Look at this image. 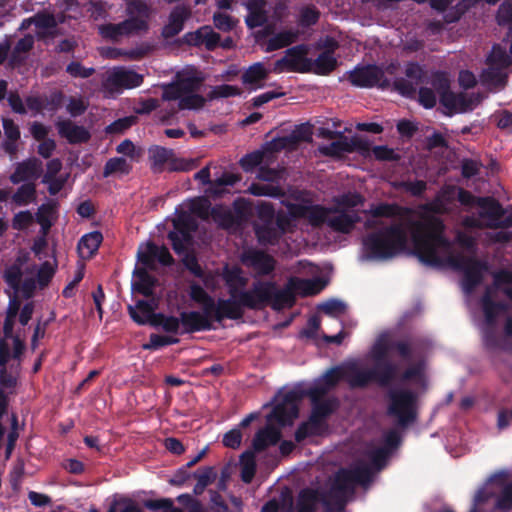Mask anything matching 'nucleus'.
Segmentation results:
<instances>
[{"label":"nucleus","instance_id":"nucleus-22","mask_svg":"<svg viewBox=\"0 0 512 512\" xmlns=\"http://www.w3.org/2000/svg\"><path fill=\"white\" fill-rule=\"evenodd\" d=\"M348 79L354 86L358 87L378 86L385 88L390 85L384 71L376 65L356 67L349 73Z\"/></svg>","mask_w":512,"mask_h":512},{"label":"nucleus","instance_id":"nucleus-64","mask_svg":"<svg viewBox=\"0 0 512 512\" xmlns=\"http://www.w3.org/2000/svg\"><path fill=\"white\" fill-rule=\"evenodd\" d=\"M211 209L209 200L205 198L193 199L189 203V211L203 220H207L209 218L211 215Z\"/></svg>","mask_w":512,"mask_h":512},{"label":"nucleus","instance_id":"nucleus-38","mask_svg":"<svg viewBox=\"0 0 512 512\" xmlns=\"http://www.w3.org/2000/svg\"><path fill=\"white\" fill-rule=\"evenodd\" d=\"M223 279L228 288V295H230L228 299H237L238 293L241 292L238 288H244L248 281L244 275H242L241 268L237 267L224 268Z\"/></svg>","mask_w":512,"mask_h":512},{"label":"nucleus","instance_id":"nucleus-14","mask_svg":"<svg viewBox=\"0 0 512 512\" xmlns=\"http://www.w3.org/2000/svg\"><path fill=\"white\" fill-rule=\"evenodd\" d=\"M371 481L369 466H359L354 469L340 468L332 480L331 489L325 492L339 501L340 507L344 505V498L354 491L355 484H366Z\"/></svg>","mask_w":512,"mask_h":512},{"label":"nucleus","instance_id":"nucleus-33","mask_svg":"<svg viewBox=\"0 0 512 512\" xmlns=\"http://www.w3.org/2000/svg\"><path fill=\"white\" fill-rule=\"evenodd\" d=\"M9 361V345L5 341H0V386L1 389H14L18 384V375L12 370H8L6 364Z\"/></svg>","mask_w":512,"mask_h":512},{"label":"nucleus","instance_id":"nucleus-62","mask_svg":"<svg viewBox=\"0 0 512 512\" xmlns=\"http://www.w3.org/2000/svg\"><path fill=\"white\" fill-rule=\"evenodd\" d=\"M495 509L501 512H509L512 510V481L502 487L500 494L495 500Z\"/></svg>","mask_w":512,"mask_h":512},{"label":"nucleus","instance_id":"nucleus-25","mask_svg":"<svg viewBox=\"0 0 512 512\" xmlns=\"http://www.w3.org/2000/svg\"><path fill=\"white\" fill-rule=\"evenodd\" d=\"M359 221L360 216L356 211L331 208L327 226L336 232L349 233Z\"/></svg>","mask_w":512,"mask_h":512},{"label":"nucleus","instance_id":"nucleus-52","mask_svg":"<svg viewBox=\"0 0 512 512\" xmlns=\"http://www.w3.org/2000/svg\"><path fill=\"white\" fill-rule=\"evenodd\" d=\"M457 191L458 188L456 186H444L432 202L431 209L435 212L443 211L447 205L454 201Z\"/></svg>","mask_w":512,"mask_h":512},{"label":"nucleus","instance_id":"nucleus-55","mask_svg":"<svg viewBox=\"0 0 512 512\" xmlns=\"http://www.w3.org/2000/svg\"><path fill=\"white\" fill-rule=\"evenodd\" d=\"M173 156V150L160 146H155L149 150V157L151 160L152 169L154 171H161L164 165L167 166L168 161Z\"/></svg>","mask_w":512,"mask_h":512},{"label":"nucleus","instance_id":"nucleus-42","mask_svg":"<svg viewBox=\"0 0 512 512\" xmlns=\"http://www.w3.org/2000/svg\"><path fill=\"white\" fill-rule=\"evenodd\" d=\"M326 429V423L311 422L310 420L303 421L295 430V442L301 443L309 437L321 436L323 433H325Z\"/></svg>","mask_w":512,"mask_h":512},{"label":"nucleus","instance_id":"nucleus-40","mask_svg":"<svg viewBox=\"0 0 512 512\" xmlns=\"http://www.w3.org/2000/svg\"><path fill=\"white\" fill-rule=\"evenodd\" d=\"M128 313L130 319L135 321L138 325H144L150 320L154 315V306L151 302L146 301L144 299H140L136 301L135 306H128Z\"/></svg>","mask_w":512,"mask_h":512},{"label":"nucleus","instance_id":"nucleus-32","mask_svg":"<svg viewBox=\"0 0 512 512\" xmlns=\"http://www.w3.org/2000/svg\"><path fill=\"white\" fill-rule=\"evenodd\" d=\"M266 0H247L245 6L248 10L245 22L249 28L261 27L268 21Z\"/></svg>","mask_w":512,"mask_h":512},{"label":"nucleus","instance_id":"nucleus-45","mask_svg":"<svg viewBox=\"0 0 512 512\" xmlns=\"http://www.w3.org/2000/svg\"><path fill=\"white\" fill-rule=\"evenodd\" d=\"M337 66V59L334 56L332 50H326L318 55V57L312 61L311 71L318 75H328Z\"/></svg>","mask_w":512,"mask_h":512},{"label":"nucleus","instance_id":"nucleus-60","mask_svg":"<svg viewBox=\"0 0 512 512\" xmlns=\"http://www.w3.org/2000/svg\"><path fill=\"white\" fill-rule=\"evenodd\" d=\"M404 209L397 204L381 203L372 206L367 213L373 217H395L402 216Z\"/></svg>","mask_w":512,"mask_h":512},{"label":"nucleus","instance_id":"nucleus-17","mask_svg":"<svg viewBox=\"0 0 512 512\" xmlns=\"http://www.w3.org/2000/svg\"><path fill=\"white\" fill-rule=\"evenodd\" d=\"M174 230L168 235L175 253L181 255L186 253L192 245L191 233L198 228L195 215L190 211H182L173 221Z\"/></svg>","mask_w":512,"mask_h":512},{"label":"nucleus","instance_id":"nucleus-1","mask_svg":"<svg viewBox=\"0 0 512 512\" xmlns=\"http://www.w3.org/2000/svg\"><path fill=\"white\" fill-rule=\"evenodd\" d=\"M327 281L322 277L301 279L289 277L284 288L280 289L275 282L256 281L249 290H241L237 299H226L237 305L238 309L258 311L270 307L274 311L291 309L296 302V293L303 296H315L326 288Z\"/></svg>","mask_w":512,"mask_h":512},{"label":"nucleus","instance_id":"nucleus-44","mask_svg":"<svg viewBox=\"0 0 512 512\" xmlns=\"http://www.w3.org/2000/svg\"><path fill=\"white\" fill-rule=\"evenodd\" d=\"M299 36L297 29H288L276 33L274 36L268 39L266 51L271 52L294 43Z\"/></svg>","mask_w":512,"mask_h":512},{"label":"nucleus","instance_id":"nucleus-34","mask_svg":"<svg viewBox=\"0 0 512 512\" xmlns=\"http://www.w3.org/2000/svg\"><path fill=\"white\" fill-rule=\"evenodd\" d=\"M186 37L189 44L196 46L204 45L208 50L215 49L220 41V35L209 26H204L196 32L188 34Z\"/></svg>","mask_w":512,"mask_h":512},{"label":"nucleus","instance_id":"nucleus-59","mask_svg":"<svg viewBox=\"0 0 512 512\" xmlns=\"http://www.w3.org/2000/svg\"><path fill=\"white\" fill-rule=\"evenodd\" d=\"M130 170H131V166L125 158L115 157V158L109 159L106 162V164L104 166L103 176L108 177V176H110L112 174H116V173L125 175V174H128L130 172Z\"/></svg>","mask_w":512,"mask_h":512},{"label":"nucleus","instance_id":"nucleus-10","mask_svg":"<svg viewBox=\"0 0 512 512\" xmlns=\"http://www.w3.org/2000/svg\"><path fill=\"white\" fill-rule=\"evenodd\" d=\"M375 363L376 365L369 369H362L356 364H350V388H365L372 383L387 388L393 383L398 374L397 365L389 360L375 361Z\"/></svg>","mask_w":512,"mask_h":512},{"label":"nucleus","instance_id":"nucleus-28","mask_svg":"<svg viewBox=\"0 0 512 512\" xmlns=\"http://www.w3.org/2000/svg\"><path fill=\"white\" fill-rule=\"evenodd\" d=\"M481 308L484 313L485 323L487 326L494 327L498 315L508 310V305L502 301L493 300V290L489 286L485 288L484 294L481 296Z\"/></svg>","mask_w":512,"mask_h":512},{"label":"nucleus","instance_id":"nucleus-31","mask_svg":"<svg viewBox=\"0 0 512 512\" xmlns=\"http://www.w3.org/2000/svg\"><path fill=\"white\" fill-rule=\"evenodd\" d=\"M56 127L59 135L71 144L84 143L90 139L89 131L71 120L58 121Z\"/></svg>","mask_w":512,"mask_h":512},{"label":"nucleus","instance_id":"nucleus-58","mask_svg":"<svg viewBox=\"0 0 512 512\" xmlns=\"http://www.w3.org/2000/svg\"><path fill=\"white\" fill-rule=\"evenodd\" d=\"M136 256L148 257V256H171V255L169 253L168 248L164 244L148 240L139 246Z\"/></svg>","mask_w":512,"mask_h":512},{"label":"nucleus","instance_id":"nucleus-43","mask_svg":"<svg viewBox=\"0 0 512 512\" xmlns=\"http://www.w3.org/2000/svg\"><path fill=\"white\" fill-rule=\"evenodd\" d=\"M270 72L261 62L254 63L243 73L242 82L254 88H261Z\"/></svg>","mask_w":512,"mask_h":512},{"label":"nucleus","instance_id":"nucleus-15","mask_svg":"<svg viewBox=\"0 0 512 512\" xmlns=\"http://www.w3.org/2000/svg\"><path fill=\"white\" fill-rule=\"evenodd\" d=\"M257 217L264 225H255L259 242L272 243L280 234L285 233L290 226V219L285 214H278L274 220V209L270 203L261 202L257 205Z\"/></svg>","mask_w":512,"mask_h":512},{"label":"nucleus","instance_id":"nucleus-37","mask_svg":"<svg viewBox=\"0 0 512 512\" xmlns=\"http://www.w3.org/2000/svg\"><path fill=\"white\" fill-rule=\"evenodd\" d=\"M472 258H417L420 267L426 271H453L456 264Z\"/></svg>","mask_w":512,"mask_h":512},{"label":"nucleus","instance_id":"nucleus-50","mask_svg":"<svg viewBox=\"0 0 512 512\" xmlns=\"http://www.w3.org/2000/svg\"><path fill=\"white\" fill-rule=\"evenodd\" d=\"M241 180V176L237 173L233 172H223L221 176L212 180L211 187L209 188V192L212 195L218 196L225 192L224 187L233 186L237 182Z\"/></svg>","mask_w":512,"mask_h":512},{"label":"nucleus","instance_id":"nucleus-51","mask_svg":"<svg viewBox=\"0 0 512 512\" xmlns=\"http://www.w3.org/2000/svg\"><path fill=\"white\" fill-rule=\"evenodd\" d=\"M254 451L246 450L240 456L241 480L245 483H251L256 472V461Z\"/></svg>","mask_w":512,"mask_h":512},{"label":"nucleus","instance_id":"nucleus-5","mask_svg":"<svg viewBox=\"0 0 512 512\" xmlns=\"http://www.w3.org/2000/svg\"><path fill=\"white\" fill-rule=\"evenodd\" d=\"M203 80L201 74L196 71L177 73L176 79L163 87L162 99L166 101L179 100L178 108L180 110L201 108L205 99L195 92Z\"/></svg>","mask_w":512,"mask_h":512},{"label":"nucleus","instance_id":"nucleus-30","mask_svg":"<svg viewBox=\"0 0 512 512\" xmlns=\"http://www.w3.org/2000/svg\"><path fill=\"white\" fill-rule=\"evenodd\" d=\"M281 436V430L272 425L261 428L252 438V451L256 453L263 452L267 448L278 444Z\"/></svg>","mask_w":512,"mask_h":512},{"label":"nucleus","instance_id":"nucleus-41","mask_svg":"<svg viewBox=\"0 0 512 512\" xmlns=\"http://www.w3.org/2000/svg\"><path fill=\"white\" fill-rule=\"evenodd\" d=\"M58 204L52 200L48 203L42 204L36 213L37 222L41 226V232L47 234L51 228L53 221L57 217Z\"/></svg>","mask_w":512,"mask_h":512},{"label":"nucleus","instance_id":"nucleus-19","mask_svg":"<svg viewBox=\"0 0 512 512\" xmlns=\"http://www.w3.org/2000/svg\"><path fill=\"white\" fill-rule=\"evenodd\" d=\"M486 258H473L456 264L453 271L463 275L461 288L466 295L474 293L475 288L482 283L483 275L488 271Z\"/></svg>","mask_w":512,"mask_h":512},{"label":"nucleus","instance_id":"nucleus-9","mask_svg":"<svg viewBox=\"0 0 512 512\" xmlns=\"http://www.w3.org/2000/svg\"><path fill=\"white\" fill-rule=\"evenodd\" d=\"M477 215L466 216L462 224L466 228L506 229L512 227V212L505 215L501 204L492 197L479 198Z\"/></svg>","mask_w":512,"mask_h":512},{"label":"nucleus","instance_id":"nucleus-8","mask_svg":"<svg viewBox=\"0 0 512 512\" xmlns=\"http://www.w3.org/2000/svg\"><path fill=\"white\" fill-rule=\"evenodd\" d=\"M363 244L372 256H395L406 250L408 234L403 225L396 224L368 234Z\"/></svg>","mask_w":512,"mask_h":512},{"label":"nucleus","instance_id":"nucleus-4","mask_svg":"<svg viewBox=\"0 0 512 512\" xmlns=\"http://www.w3.org/2000/svg\"><path fill=\"white\" fill-rule=\"evenodd\" d=\"M333 387L322 384H315L307 390L292 389L282 395L281 400L275 404L271 413L268 414L267 420L278 423L281 427L291 426L293 420L299 415V402L308 397L311 402H321L322 399Z\"/></svg>","mask_w":512,"mask_h":512},{"label":"nucleus","instance_id":"nucleus-63","mask_svg":"<svg viewBox=\"0 0 512 512\" xmlns=\"http://www.w3.org/2000/svg\"><path fill=\"white\" fill-rule=\"evenodd\" d=\"M143 506L151 511L163 510V512H184L181 508L173 505V500L169 498L149 499L143 502Z\"/></svg>","mask_w":512,"mask_h":512},{"label":"nucleus","instance_id":"nucleus-23","mask_svg":"<svg viewBox=\"0 0 512 512\" xmlns=\"http://www.w3.org/2000/svg\"><path fill=\"white\" fill-rule=\"evenodd\" d=\"M389 350L396 351L397 356L402 358L404 361H410L413 359L414 343L409 340H396L386 343V341L380 337L372 347L373 360H388L386 357Z\"/></svg>","mask_w":512,"mask_h":512},{"label":"nucleus","instance_id":"nucleus-61","mask_svg":"<svg viewBox=\"0 0 512 512\" xmlns=\"http://www.w3.org/2000/svg\"><path fill=\"white\" fill-rule=\"evenodd\" d=\"M319 17L320 12L315 6H303L299 10L298 24L301 27H309L316 24L319 20Z\"/></svg>","mask_w":512,"mask_h":512},{"label":"nucleus","instance_id":"nucleus-6","mask_svg":"<svg viewBox=\"0 0 512 512\" xmlns=\"http://www.w3.org/2000/svg\"><path fill=\"white\" fill-rule=\"evenodd\" d=\"M128 19L117 24H105L99 27L102 37L111 41H119L122 37L139 34L148 29L149 6L140 0H132L127 4Z\"/></svg>","mask_w":512,"mask_h":512},{"label":"nucleus","instance_id":"nucleus-20","mask_svg":"<svg viewBox=\"0 0 512 512\" xmlns=\"http://www.w3.org/2000/svg\"><path fill=\"white\" fill-rule=\"evenodd\" d=\"M428 73L418 63L410 62L405 68V77L395 79L394 87L403 96L411 97L416 94L421 84L426 83Z\"/></svg>","mask_w":512,"mask_h":512},{"label":"nucleus","instance_id":"nucleus-48","mask_svg":"<svg viewBox=\"0 0 512 512\" xmlns=\"http://www.w3.org/2000/svg\"><path fill=\"white\" fill-rule=\"evenodd\" d=\"M103 241V236L99 231H93L85 234L78 242V251L81 256H92L98 250Z\"/></svg>","mask_w":512,"mask_h":512},{"label":"nucleus","instance_id":"nucleus-12","mask_svg":"<svg viewBox=\"0 0 512 512\" xmlns=\"http://www.w3.org/2000/svg\"><path fill=\"white\" fill-rule=\"evenodd\" d=\"M417 393L407 388L387 392V415L396 419L397 426L406 428L417 420Z\"/></svg>","mask_w":512,"mask_h":512},{"label":"nucleus","instance_id":"nucleus-57","mask_svg":"<svg viewBox=\"0 0 512 512\" xmlns=\"http://www.w3.org/2000/svg\"><path fill=\"white\" fill-rule=\"evenodd\" d=\"M36 198V188L33 183L21 185L12 195V201L18 206H25L33 202Z\"/></svg>","mask_w":512,"mask_h":512},{"label":"nucleus","instance_id":"nucleus-35","mask_svg":"<svg viewBox=\"0 0 512 512\" xmlns=\"http://www.w3.org/2000/svg\"><path fill=\"white\" fill-rule=\"evenodd\" d=\"M338 407L339 401L336 398L312 402L311 415H309L308 421L312 423H326V420L335 413Z\"/></svg>","mask_w":512,"mask_h":512},{"label":"nucleus","instance_id":"nucleus-11","mask_svg":"<svg viewBox=\"0 0 512 512\" xmlns=\"http://www.w3.org/2000/svg\"><path fill=\"white\" fill-rule=\"evenodd\" d=\"M426 84H430L438 94L440 103L455 112H467L472 110L477 104L480 103L481 97L479 95H468L466 93L455 94L450 91V79L444 72H433L428 75Z\"/></svg>","mask_w":512,"mask_h":512},{"label":"nucleus","instance_id":"nucleus-27","mask_svg":"<svg viewBox=\"0 0 512 512\" xmlns=\"http://www.w3.org/2000/svg\"><path fill=\"white\" fill-rule=\"evenodd\" d=\"M330 210L331 208H325L320 205L291 206L292 215L307 219L312 226L327 224Z\"/></svg>","mask_w":512,"mask_h":512},{"label":"nucleus","instance_id":"nucleus-39","mask_svg":"<svg viewBox=\"0 0 512 512\" xmlns=\"http://www.w3.org/2000/svg\"><path fill=\"white\" fill-rule=\"evenodd\" d=\"M39 165L36 160H28L19 163L10 176L13 184L34 180L38 177Z\"/></svg>","mask_w":512,"mask_h":512},{"label":"nucleus","instance_id":"nucleus-26","mask_svg":"<svg viewBox=\"0 0 512 512\" xmlns=\"http://www.w3.org/2000/svg\"><path fill=\"white\" fill-rule=\"evenodd\" d=\"M330 500H335V498L327 492L304 489L299 493L298 502H296V512H313L318 502L329 508Z\"/></svg>","mask_w":512,"mask_h":512},{"label":"nucleus","instance_id":"nucleus-2","mask_svg":"<svg viewBox=\"0 0 512 512\" xmlns=\"http://www.w3.org/2000/svg\"><path fill=\"white\" fill-rule=\"evenodd\" d=\"M189 297L201 307V311L180 312L177 319L182 326V334L210 331L214 329V323H222L225 319L237 321L244 317V310H240L234 302L221 298L215 300L196 282H192L189 286Z\"/></svg>","mask_w":512,"mask_h":512},{"label":"nucleus","instance_id":"nucleus-36","mask_svg":"<svg viewBox=\"0 0 512 512\" xmlns=\"http://www.w3.org/2000/svg\"><path fill=\"white\" fill-rule=\"evenodd\" d=\"M190 17V10L184 6L175 7L169 16V22L163 29L165 37H174L183 29L184 22Z\"/></svg>","mask_w":512,"mask_h":512},{"label":"nucleus","instance_id":"nucleus-29","mask_svg":"<svg viewBox=\"0 0 512 512\" xmlns=\"http://www.w3.org/2000/svg\"><path fill=\"white\" fill-rule=\"evenodd\" d=\"M312 132L309 126H303L294 130L290 135L273 139L268 142L270 151H281L283 149H293L302 141H309Z\"/></svg>","mask_w":512,"mask_h":512},{"label":"nucleus","instance_id":"nucleus-49","mask_svg":"<svg viewBox=\"0 0 512 512\" xmlns=\"http://www.w3.org/2000/svg\"><path fill=\"white\" fill-rule=\"evenodd\" d=\"M277 151H270L268 149V143L265 145L263 150H256L243 156L239 164L242 169L246 172L252 171L255 167L259 166L269 154L276 153Z\"/></svg>","mask_w":512,"mask_h":512},{"label":"nucleus","instance_id":"nucleus-18","mask_svg":"<svg viewBox=\"0 0 512 512\" xmlns=\"http://www.w3.org/2000/svg\"><path fill=\"white\" fill-rule=\"evenodd\" d=\"M307 45L300 44L288 48L285 55L274 63L272 72L280 74L283 72H310L312 61L307 58Z\"/></svg>","mask_w":512,"mask_h":512},{"label":"nucleus","instance_id":"nucleus-54","mask_svg":"<svg viewBox=\"0 0 512 512\" xmlns=\"http://www.w3.org/2000/svg\"><path fill=\"white\" fill-rule=\"evenodd\" d=\"M241 264L252 266L258 276H266L275 269V258H240Z\"/></svg>","mask_w":512,"mask_h":512},{"label":"nucleus","instance_id":"nucleus-13","mask_svg":"<svg viewBox=\"0 0 512 512\" xmlns=\"http://www.w3.org/2000/svg\"><path fill=\"white\" fill-rule=\"evenodd\" d=\"M511 57L500 45H494L487 58V68L481 74V82L490 90H501L507 84Z\"/></svg>","mask_w":512,"mask_h":512},{"label":"nucleus","instance_id":"nucleus-7","mask_svg":"<svg viewBox=\"0 0 512 512\" xmlns=\"http://www.w3.org/2000/svg\"><path fill=\"white\" fill-rule=\"evenodd\" d=\"M443 228L442 222L435 217L411 222L410 235L414 250L410 256H436V250L445 245Z\"/></svg>","mask_w":512,"mask_h":512},{"label":"nucleus","instance_id":"nucleus-47","mask_svg":"<svg viewBox=\"0 0 512 512\" xmlns=\"http://www.w3.org/2000/svg\"><path fill=\"white\" fill-rule=\"evenodd\" d=\"M147 323L152 327H161L163 331L177 335L180 333V321L176 316H167L163 313H157L147 320Z\"/></svg>","mask_w":512,"mask_h":512},{"label":"nucleus","instance_id":"nucleus-16","mask_svg":"<svg viewBox=\"0 0 512 512\" xmlns=\"http://www.w3.org/2000/svg\"><path fill=\"white\" fill-rule=\"evenodd\" d=\"M143 79L142 74L124 66H117L103 74L101 88L106 96L111 97L126 89L140 86Z\"/></svg>","mask_w":512,"mask_h":512},{"label":"nucleus","instance_id":"nucleus-24","mask_svg":"<svg viewBox=\"0 0 512 512\" xmlns=\"http://www.w3.org/2000/svg\"><path fill=\"white\" fill-rule=\"evenodd\" d=\"M368 150V143L357 136L352 138L341 137L338 141L319 147V151L322 155L330 157H341L346 153L354 151L365 152Z\"/></svg>","mask_w":512,"mask_h":512},{"label":"nucleus","instance_id":"nucleus-21","mask_svg":"<svg viewBox=\"0 0 512 512\" xmlns=\"http://www.w3.org/2000/svg\"><path fill=\"white\" fill-rule=\"evenodd\" d=\"M211 217L221 228L236 230L248 218L246 207L239 201L234 203V212L228 207L217 205L211 209Z\"/></svg>","mask_w":512,"mask_h":512},{"label":"nucleus","instance_id":"nucleus-56","mask_svg":"<svg viewBox=\"0 0 512 512\" xmlns=\"http://www.w3.org/2000/svg\"><path fill=\"white\" fill-rule=\"evenodd\" d=\"M349 373L350 365L345 369L340 367L331 368L325 372L324 377H322V381L318 384L335 388V386L342 380L349 383Z\"/></svg>","mask_w":512,"mask_h":512},{"label":"nucleus","instance_id":"nucleus-3","mask_svg":"<svg viewBox=\"0 0 512 512\" xmlns=\"http://www.w3.org/2000/svg\"><path fill=\"white\" fill-rule=\"evenodd\" d=\"M15 259H17L15 264L7 266V268L4 269L3 278L8 287H10L15 294L20 293L24 300L32 298L37 289L45 290L48 288L52 278L55 276L56 269H58V263L45 261L38 267L35 277L22 279V264L28 260V258Z\"/></svg>","mask_w":512,"mask_h":512},{"label":"nucleus","instance_id":"nucleus-53","mask_svg":"<svg viewBox=\"0 0 512 512\" xmlns=\"http://www.w3.org/2000/svg\"><path fill=\"white\" fill-rule=\"evenodd\" d=\"M34 46V37L30 34L25 35L21 38L15 45L12 53H11V62L12 64H21L25 58L26 54L33 48Z\"/></svg>","mask_w":512,"mask_h":512},{"label":"nucleus","instance_id":"nucleus-46","mask_svg":"<svg viewBox=\"0 0 512 512\" xmlns=\"http://www.w3.org/2000/svg\"><path fill=\"white\" fill-rule=\"evenodd\" d=\"M135 276L138 280L132 283V290L149 297L153 295L154 279L145 268H135Z\"/></svg>","mask_w":512,"mask_h":512}]
</instances>
